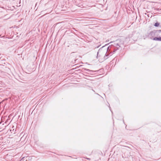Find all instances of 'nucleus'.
<instances>
[{"instance_id":"1","label":"nucleus","mask_w":161,"mask_h":161,"mask_svg":"<svg viewBox=\"0 0 161 161\" xmlns=\"http://www.w3.org/2000/svg\"><path fill=\"white\" fill-rule=\"evenodd\" d=\"M160 32H161V30L153 31L148 33L147 35V36L149 38L153 40L154 36H158V34Z\"/></svg>"},{"instance_id":"6","label":"nucleus","mask_w":161,"mask_h":161,"mask_svg":"<svg viewBox=\"0 0 161 161\" xmlns=\"http://www.w3.org/2000/svg\"><path fill=\"white\" fill-rule=\"evenodd\" d=\"M86 70L88 71H89L90 70L88 69H86Z\"/></svg>"},{"instance_id":"4","label":"nucleus","mask_w":161,"mask_h":161,"mask_svg":"<svg viewBox=\"0 0 161 161\" xmlns=\"http://www.w3.org/2000/svg\"><path fill=\"white\" fill-rule=\"evenodd\" d=\"M153 40L155 41H161V37H154L153 39Z\"/></svg>"},{"instance_id":"3","label":"nucleus","mask_w":161,"mask_h":161,"mask_svg":"<svg viewBox=\"0 0 161 161\" xmlns=\"http://www.w3.org/2000/svg\"><path fill=\"white\" fill-rule=\"evenodd\" d=\"M26 161H36V158L33 157H28L26 158Z\"/></svg>"},{"instance_id":"2","label":"nucleus","mask_w":161,"mask_h":161,"mask_svg":"<svg viewBox=\"0 0 161 161\" xmlns=\"http://www.w3.org/2000/svg\"><path fill=\"white\" fill-rule=\"evenodd\" d=\"M107 50L100 49L99 50L97 53V57L98 56L101 57L104 56V58L106 59L108 58L107 57L108 55V54H107Z\"/></svg>"},{"instance_id":"5","label":"nucleus","mask_w":161,"mask_h":161,"mask_svg":"<svg viewBox=\"0 0 161 161\" xmlns=\"http://www.w3.org/2000/svg\"><path fill=\"white\" fill-rule=\"evenodd\" d=\"M159 24L158 22L154 24V26L156 27H158V26Z\"/></svg>"},{"instance_id":"7","label":"nucleus","mask_w":161,"mask_h":161,"mask_svg":"<svg viewBox=\"0 0 161 161\" xmlns=\"http://www.w3.org/2000/svg\"><path fill=\"white\" fill-rule=\"evenodd\" d=\"M23 138V137H21V140H22V139Z\"/></svg>"}]
</instances>
